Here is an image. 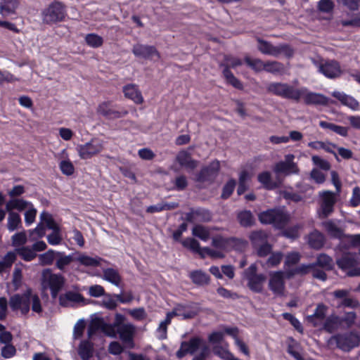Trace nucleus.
<instances>
[{
  "mask_svg": "<svg viewBox=\"0 0 360 360\" xmlns=\"http://www.w3.org/2000/svg\"><path fill=\"white\" fill-rule=\"evenodd\" d=\"M9 305L13 311L20 310L22 314L30 311V305L34 312L39 314L42 311L41 300L37 294L29 288L22 294H15L10 297Z\"/></svg>",
  "mask_w": 360,
  "mask_h": 360,
  "instance_id": "nucleus-1",
  "label": "nucleus"
},
{
  "mask_svg": "<svg viewBox=\"0 0 360 360\" xmlns=\"http://www.w3.org/2000/svg\"><path fill=\"white\" fill-rule=\"evenodd\" d=\"M257 49L264 55L278 58L283 56L287 58H291L295 53L294 49L288 44H280L277 46L271 42L257 37Z\"/></svg>",
  "mask_w": 360,
  "mask_h": 360,
  "instance_id": "nucleus-2",
  "label": "nucleus"
},
{
  "mask_svg": "<svg viewBox=\"0 0 360 360\" xmlns=\"http://www.w3.org/2000/svg\"><path fill=\"white\" fill-rule=\"evenodd\" d=\"M267 91L273 94L284 98L298 102L302 96L307 91L305 89H295L287 83L274 82L269 84Z\"/></svg>",
  "mask_w": 360,
  "mask_h": 360,
  "instance_id": "nucleus-3",
  "label": "nucleus"
},
{
  "mask_svg": "<svg viewBox=\"0 0 360 360\" xmlns=\"http://www.w3.org/2000/svg\"><path fill=\"white\" fill-rule=\"evenodd\" d=\"M41 285L44 289H50L53 298H56L59 292L63 289L65 278L61 274H53L50 269L42 271Z\"/></svg>",
  "mask_w": 360,
  "mask_h": 360,
  "instance_id": "nucleus-4",
  "label": "nucleus"
},
{
  "mask_svg": "<svg viewBox=\"0 0 360 360\" xmlns=\"http://www.w3.org/2000/svg\"><path fill=\"white\" fill-rule=\"evenodd\" d=\"M328 343L335 344L336 347L343 352H348L353 348L358 347L360 343V335L354 331L339 333L330 337Z\"/></svg>",
  "mask_w": 360,
  "mask_h": 360,
  "instance_id": "nucleus-5",
  "label": "nucleus"
},
{
  "mask_svg": "<svg viewBox=\"0 0 360 360\" xmlns=\"http://www.w3.org/2000/svg\"><path fill=\"white\" fill-rule=\"evenodd\" d=\"M42 21L47 25L62 22L67 13L65 6L59 1H54L42 11Z\"/></svg>",
  "mask_w": 360,
  "mask_h": 360,
  "instance_id": "nucleus-6",
  "label": "nucleus"
},
{
  "mask_svg": "<svg viewBox=\"0 0 360 360\" xmlns=\"http://www.w3.org/2000/svg\"><path fill=\"white\" fill-rule=\"evenodd\" d=\"M259 219L262 224H273L275 227L281 229L287 224L289 217L283 210L273 209L260 213Z\"/></svg>",
  "mask_w": 360,
  "mask_h": 360,
  "instance_id": "nucleus-7",
  "label": "nucleus"
},
{
  "mask_svg": "<svg viewBox=\"0 0 360 360\" xmlns=\"http://www.w3.org/2000/svg\"><path fill=\"white\" fill-rule=\"evenodd\" d=\"M257 267L255 264H252L244 271V276L248 281V287L254 292H262L263 285L266 281V276L264 274H257Z\"/></svg>",
  "mask_w": 360,
  "mask_h": 360,
  "instance_id": "nucleus-8",
  "label": "nucleus"
},
{
  "mask_svg": "<svg viewBox=\"0 0 360 360\" xmlns=\"http://www.w3.org/2000/svg\"><path fill=\"white\" fill-rule=\"evenodd\" d=\"M336 264L342 270L350 269L347 273L348 276H360V268H355L359 264L356 254L351 252L345 253L336 260Z\"/></svg>",
  "mask_w": 360,
  "mask_h": 360,
  "instance_id": "nucleus-9",
  "label": "nucleus"
},
{
  "mask_svg": "<svg viewBox=\"0 0 360 360\" xmlns=\"http://www.w3.org/2000/svg\"><path fill=\"white\" fill-rule=\"evenodd\" d=\"M294 159L295 155L292 154L285 155L284 160L280 161L274 165V172L277 175L283 174L284 176L299 174L300 169L297 163L294 162Z\"/></svg>",
  "mask_w": 360,
  "mask_h": 360,
  "instance_id": "nucleus-10",
  "label": "nucleus"
},
{
  "mask_svg": "<svg viewBox=\"0 0 360 360\" xmlns=\"http://www.w3.org/2000/svg\"><path fill=\"white\" fill-rule=\"evenodd\" d=\"M320 208L318 210L320 219L327 218L334 210L335 197L333 192L326 191L320 194Z\"/></svg>",
  "mask_w": 360,
  "mask_h": 360,
  "instance_id": "nucleus-11",
  "label": "nucleus"
},
{
  "mask_svg": "<svg viewBox=\"0 0 360 360\" xmlns=\"http://www.w3.org/2000/svg\"><path fill=\"white\" fill-rule=\"evenodd\" d=\"M135 333V326L129 323H124L116 329V335H119V338L124 347L128 349L134 347V338Z\"/></svg>",
  "mask_w": 360,
  "mask_h": 360,
  "instance_id": "nucleus-12",
  "label": "nucleus"
},
{
  "mask_svg": "<svg viewBox=\"0 0 360 360\" xmlns=\"http://www.w3.org/2000/svg\"><path fill=\"white\" fill-rule=\"evenodd\" d=\"M220 169V163L218 160L211 162L209 165L202 168L196 176V181L200 183H212L217 176Z\"/></svg>",
  "mask_w": 360,
  "mask_h": 360,
  "instance_id": "nucleus-13",
  "label": "nucleus"
},
{
  "mask_svg": "<svg viewBox=\"0 0 360 360\" xmlns=\"http://www.w3.org/2000/svg\"><path fill=\"white\" fill-rule=\"evenodd\" d=\"M98 330H101L109 337L115 338V333L112 328L108 323H105L103 319L96 317L91 321L88 327V338L89 339L91 338Z\"/></svg>",
  "mask_w": 360,
  "mask_h": 360,
  "instance_id": "nucleus-14",
  "label": "nucleus"
},
{
  "mask_svg": "<svg viewBox=\"0 0 360 360\" xmlns=\"http://www.w3.org/2000/svg\"><path fill=\"white\" fill-rule=\"evenodd\" d=\"M101 141L92 139L91 141L77 146V150L82 159H89L99 153L103 150Z\"/></svg>",
  "mask_w": 360,
  "mask_h": 360,
  "instance_id": "nucleus-15",
  "label": "nucleus"
},
{
  "mask_svg": "<svg viewBox=\"0 0 360 360\" xmlns=\"http://www.w3.org/2000/svg\"><path fill=\"white\" fill-rule=\"evenodd\" d=\"M285 274L283 271H275L270 274L269 288L276 296H284L285 295Z\"/></svg>",
  "mask_w": 360,
  "mask_h": 360,
  "instance_id": "nucleus-16",
  "label": "nucleus"
},
{
  "mask_svg": "<svg viewBox=\"0 0 360 360\" xmlns=\"http://www.w3.org/2000/svg\"><path fill=\"white\" fill-rule=\"evenodd\" d=\"M203 340L199 337H194L189 341H183L179 349L176 352V356L182 359L187 354H193L202 345Z\"/></svg>",
  "mask_w": 360,
  "mask_h": 360,
  "instance_id": "nucleus-17",
  "label": "nucleus"
},
{
  "mask_svg": "<svg viewBox=\"0 0 360 360\" xmlns=\"http://www.w3.org/2000/svg\"><path fill=\"white\" fill-rule=\"evenodd\" d=\"M132 53L139 58L151 60L154 56L160 58V54L154 46L136 44L133 46Z\"/></svg>",
  "mask_w": 360,
  "mask_h": 360,
  "instance_id": "nucleus-18",
  "label": "nucleus"
},
{
  "mask_svg": "<svg viewBox=\"0 0 360 360\" xmlns=\"http://www.w3.org/2000/svg\"><path fill=\"white\" fill-rule=\"evenodd\" d=\"M328 309V307L324 304H318L314 313L306 317L307 322L309 323L313 327H319L322 326L323 321L326 319Z\"/></svg>",
  "mask_w": 360,
  "mask_h": 360,
  "instance_id": "nucleus-19",
  "label": "nucleus"
},
{
  "mask_svg": "<svg viewBox=\"0 0 360 360\" xmlns=\"http://www.w3.org/2000/svg\"><path fill=\"white\" fill-rule=\"evenodd\" d=\"M319 70L328 78H336L341 75L342 70L339 63L336 60H328L320 64Z\"/></svg>",
  "mask_w": 360,
  "mask_h": 360,
  "instance_id": "nucleus-20",
  "label": "nucleus"
},
{
  "mask_svg": "<svg viewBox=\"0 0 360 360\" xmlns=\"http://www.w3.org/2000/svg\"><path fill=\"white\" fill-rule=\"evenodd\" d=\"M97 112L108 119H117L128 114L127 110H117L110 107V102L105 101L98 105Z\"/></svg>",
  "mask_w": 360,
  "mask_h": 360,
  "instance_id": "nucleus-21",
  "label": "nucleus"
},
{
  "mask_svg": "<svg viewBox=\"0 0 360 360\" xmlns=\"http://www.w3.org/2000/svg\"><path fill=\"white\" fill-rule=\"evenodd\" d=\"M307 245L315 250H321L326 243V237L321 231L314 229L305 236Z\"/></svg>",
  "mask_w": 360,
  "mask_h": 360,
  "instance_id": "nucleus-22",
  "label": "nucleus"
},
{
  "mask_svg": "<svg viewBox=\"0 0 360 360\" xmlns=\"http://www.w3.org/2000/svg\"><path fill=\"white\" fill-rule=\"evenodd\" d=\"M59 304L63 307H73L75 304L83 302L84 297L79 292L68 291L58 297Z\"/></svg>",
  "mask_w": 360,
  "mask_h": 360,
  "instance_id": "nucleus-23",
  "label": "nucleus"
},
{
  "mask_svg": "<svg viewBox=\"0 0 360 360\" xmlns=\"http://www.w3.org/2000/svg\"><path fill=\"white\" fill-rule=\"evenodd\" d=\"M176 160L181 167L192 170L195 169L199 165V162L193 159L191 154L185 150H180L178 153Z\"/></svg>",
  "mask_w": 360,
  "mask_h": 360,
  "instance_id": "nucleus-24",
  "label": "nucleus"
},
{
  "mask_svg": "<svg viewBox=\"0 0 360 360\" xmlns=\"http://www.w3.org/2000/svg\"><path fill=\"white\" fill-rule=\"evenodd\" d=\"M124 96L132 100L136 104H141L143 102V98L141 91L136 85L131 84L123 87Z\"/></svg>",
  "mask_w": 360,
  "mask_h": 360,
  "instance_id": "nucleus-25",
  "label": "nucleus"
},
{
  "mask_svg": "<svg viewBox=\"0 0 360 360\" xmlns=\"http://www.w3.org/2000/svg\"><path fill=\"white\" fill-rule=\"evenodd\" d=\"M342 322V320L340 316L332 314L325 319V321L322 324V328L326 332L332 333L340 328Z\"/></svg>",
  "mask_w": 360,
  "mask_h": 360,
  "instance_id": "nucleus-26",
  "label": "nucleus"
},
{
  "mask_svg": "<svg viewBox=\"0 0 360 360\" xmlns=\"http://www.w3.org/2000/svg\"><path fill=\"white\" fill-rule=\"evenodd\" d=\"M302 96H303L304 101L307 105H325L328 103V98L320 94L309 92L304 94Z\"/></svg>",
  "mask_w": 360,
  "mask_h": 360,
  "instance_id": "nucleus-27",
  "label": "nucleus"
},
{
  "mask_svg": "<svg viewBox=\"0 0 360 360\" xmlns=\"http://www.w3.org/2000/svg\"><path fill=\"white\" fill-rule=\"evenodd\" d=\"M19 0H1L0 1V13L4 17H7L15 13L18 7Z\"/></svg>",
  "mask_w": 360,
  "mask_h": 360,
  "instance_id": "nucleus-28",
  "label": "nucleus"
},
{
  "mask_svg": "<svg viewBox=\"0 0 360 360\" xmlns=\"http://www.w3.org/2000/svg\"><path fill=\"white\" fill-rule=\"evenodd\" d=\"M75 261L85 266H98L103 259L99 257H91L82 253L75 254Z\"/></svg>",
  "mask_w": 360,
  "mask_h": 360,
  "instance_id": "nucleus-29",
  "label": "nucleus"
},
{
  "mask_svg": "<svg viewBox=\"0 0 360 360\" xmlns=\"http://www.w3.org/2000/svg\"><path fill=\"white\" fill-rule=\"evenodd\" d=\"M264 70L274 75H283L285 72V68L281 62L268 60L264 62Z\"/></svg>",
  "mask_w": 360,
  "mask_h": 360,
  "instance_id": "nucleus-30",
  "label": "nucleus"
},
{
  "mask_svg": "<svg viewBox=\"0 0 360 360\" xmlns=\"http://www.w3.org/2000/svg\"><path fill=\"white\" fill-rule=\"evenodd\" d=\"M56 266L59 270L64 271L66 266L75 261V255H65L63 252H57Z\"/></svg>",
  "mask_w": 360,
  "mask_h": 360,
  "instance_id": "nucleus-31",
  "label": "nucleus"
},
{
  "mask_svg": "<svg viewBox=\"0 0 360 360\" xmlns=\"http://www.w3.org/2000/svg\"><path fill=\"white\" fill-rule=\"evenodd\" d=\"M93 344L89 340H83L78 348V354L82 360H89L93 356Z\"/></svg>",
  "mask_w": 360,
  "mask_h": 360,
  "instance_id": "nucleus-32",
  "label": "nucleus"
},
{
  "mask_svg": "<svg viewBox=\"0 0 360 360\" xmlns=\"http://www.w3.org/2000/svg\"><path fill=\"white\" fill-rule=\"evenodd\" d=\"M321 224L331 237L335 238H341L343 236V231L339 228L333 221H323Z\"/></svg>",
  "mask_w": 360,
  "mask_h": 360,
  "instance_id": "nucleus-33",
  "label": "nucleus"
},
{
  "mask_svg": "<svg viewBox=\"0 0 360 360\" xmlns=\"http://www.w3.org/2000/svg\"><path fill=\"white\" fill-rule=\"evenodd\" d=\"M17 255L25 262H31L37 257V254L30 246H22L15 248Z\"/></svg>",
  "mask_w": 360,
  "mask_h": 360,
  "instance_id": "nucleus-34",
  "label": "nucleus"
},
{
  "mask_svg": "<svg viewBox=\"0 0 360 360\" xmlns=\"http://www.w3.org/2000/svg\"><path fill=\"white\" fill-rule=\"evenodd\" d=\"M333 96L338 99L343 105L353 110H356L359 107V103L354 98L343 93L335 91L333 93Z\"/></svg>",
  "mask_w": 360,
  "mask_h": 360,
  "instance_id": "nucleus-35",
  "label": "nucleus"
},
{
  "mask_svg": "<svg viewBox=\"0 0 360 360\" xmlns=\"http://www.w3.org/2000/svg\"><path fill=\"white\" fill-rule=\"evenodd\" d=\"M250 239L254 248L261 246L268 242V234L264 231H255L251 233Z\"/></svg>",
  "mask_w": 360,
  "mask_h": 360,
  "instance_id": "nucleus-36",
  "label": "nucleus"
},
{
  "mask_svg": "<svg viewBox=\"0 0 360 360\" xmlns=\"http://www.w3.org/2000/svg\"><path fill=\"white\" fill-rule=\"evenodd\" d=\"M315 266H320L325 270H331L333 267V259L326 254L321 253L317 255Z\"/></svg>",
  "mask_w": 360,
  "mask_h": 360,
  "instance_id": "nucleus-37",
  "label": "nucleus"
},
{
  "mask_svg": "<svg viewBox=\"0 0 360 360\" xmlns=\"http://www.w3.org/2000/svg\"><path fill=\"white\" fill-rule=\"evenodd\" d=\"M190 278L192 281L198 285H207L210 282V276L201 270L191 272Z\"/></svg>",
  "mask_w": 360,
  "mask_h": 360,
  "instance_id": "nucleus-38",
  "label": "nucleus"
},
{
  "mask_svg": "<svg viewBox=\"0 0 360 360\" xmlns=\"http://www.w3.org/2000/svg\"><path fill=\"white\" fill-rule=\"evenodd\" d=\"M182 245L185 248H188L192 251L200 255L202 258H205L203 248H202L200 247L199 242L196 239L193 238H187L182 241Z\"/></svg>",
  "mask_w": 360,
  "mask_h": 360,
  "instance_id": "nucleus-39",
  "label": "nucleus"
},
{
  "mask_svg": "<svg viewBox=\"0 0 360 360\" xmlns=\"http://www.w3.org/2000/svg\"><path fill=\"white\" fill-rule=\"evenodd\" d=\"M238 220L240 224L244 227H250L254 224V217L250 211L244 210L238 214Z\"/></svg>",
  "mask_w": 360,
  "mask_h": 360,
  "instance_id": "nucleus-40",
  "label": "nucleus"
},
{
  "mask_svg": "<svg viewBox=\"0 0 360 360\" xmlns=\"http://www.w3.org/2000/svg\"><path fill=\"white\" fill-rule=\"evenodd\" d=\"M103 278L116 286H119L121 281L118 271L111 268L103 270Z\"/></svg>",
  "mask_w": 360,
  "mask_h": 360,
  "instance_id": "nucleus-41",
  "label": "nucleus"
},
{
  "mask_svg": "<svg viewBox=\"0 0 360 360\" xmlns=\"http://www.w3.org/2000/svg\"><path fill=\"white\" fill-rule=\"evenodd\" d=\"M21 218L19 214L11 212L8 217L7 227L10 231H13L21 226Z\"/></svg>",
  "mask_w": 360,
  "mask_h": 360,
  "instance_id": "nucleus-42",
  "label": "nucleus"
},
{
  "mask_svg": "<svg viewBox=\"0 0 360 360\" xmlns=\"http://www.w3.org/2000/svg\"><path fill=\"white\" fill-rule=\"evenodd\" d=\"M223 75L225 77L226 82L234 88L240 90L243 89L242 82L238 79L227 68H224Z\"/></svg>",
  "mask_w": 360,
  "mask_h": 360,
  "instance_id": "nucleus-43",
  "label": "nucleus"
},
{
  "mask_svg": "<svg viewBox=\"0 0 360 360\" xmlns=\"http://www.w3.org/2000/svg\"><path fill=\"white\" fill-rule=\"evenodd\" d=\"M258 181L267 189H274L278 187V184L271 179V175L269 172H264L258 175Z\"/></svg>",
  "mask_w": 360,
  "mask_h": 360,
  "instance_id": "nucleus-44",
  "label": "nucleus"
},
{
  "mask_svg": "<svg viewBox=\"0 0 360 360\" xmlns=\"http://www.w3.org/2000/svg\"><path fill=\"white\" fill-rule=\"evenodd\" d=\"M315 267V264L313 263L309 264H301L294 269L293 270L286 272V277L288 278H291L295 274L305 275L311 271V269Z\"/></svg>",
  "mask_w": 360,
  "mask_h": 360,
  "instance_id": "nucleus-45",
  "label": "nucleus"
},
{
  "mask_svg": "<svg viewBox=\"0 0 360 360\" xmlns=\"http://www.w3.org/2000/svg\"><path fill=\"white\" fill-rule=\"evenodd\" d=\"M192 234L202 240L207 241L210 238V233L209 229L200 224L195 225L192 229Z\"/></svg>",
  "mask_w": 360,
  "mask_h": 360,
  "instance_id": "nucleus-46",
  "label": "nucleus"
},
{
  "mask_svg": "<svg viewBox=\"0 0 360 360\" xmlns=\"http://www.w3.org/2000/svg\"><path fill=\"white\" fill-rule=\"evenodd\" d=\"M242 64L243 62L240 58L231 55H225L224 63L220 64V67L227 68L228 70H230V68H236L238 66H240Z\"/></svg>",
  "mask_w": 360,
  "mask_h": 360,
  "instance_id": "nucleus-47",
  "label": "nucleus"
},
{
  "mask_svg": "<svg viewBox=\"0 0 360 360\" xmlns=\"http://www.w3.org/2000/svg\"><path fill=\"white\" fill-rule=\"evenodd\" d=\"M245 62L248 67L256 72L264 70V62L259 58H251L247 56L245 57Z\"/></svg>",
  "mask_w": 360,
  "mask_h": 360,
  "instance_id": "nucleus-48",
  "label": "nucleus"
},
{
  "mask_svg": "<svg viewBox=\"0 0 360 360\" xmlns=\"http://www.w3.org/2000/svg\"><path fill=\"white\" fill-rule=\"evenodd\" d=\"M57 252L53 250H49L45 253L39 255V263L42 266L51 265L53 264L55 259H56Z\"/></svg>",
  "mask_w": 360,
  "mask_h": 360,
  "instance_id": "nucleus-49",
  "label": "nucleus"
},
{
  "mask_svg": "<svg viewBox=\"0 0 360 360\" xmlns=\"http://www.w3.org/2000/svg\"><path fill=\"white\" fill-rule=\"evenodd\" d=\"M40 218L41 221L46 224V226L49 229H51L52 231L60 229L58 225L55 222L51 214L49 213L43 212L40 215Z\"/></svg>",
  "mask_w": 360,
  "mask_h": 360,
  "instance_id": "nucleus-50",
  "label": "nucleus"
},
{
  "mask_svg": "<svg viewBox=\"0 0 360 360\" xmlns=\"http://www.w3.org/2000/svg\"><path fill=\"white\" fill-rule=\"evenodd\" d=\"M11 240L13 246L16 248L25 246L27 242V235L25 231L18 232L12 236Z\"/></svg>",
  "mask_w": 360,
  "mask_h": 360,
  "instance_id": "nucleus-51",
  "label": "nucleus"
},
{
  "mask_svg": "<svg viewBox=\"0 0 360 360\" xmlns=\"http://www.w3.org/2000/svg\"><path fill=\"white\" fill-rule=\"evenodd\" d=\"M85 41L89 46L93 48L100 47L103 43V38L96 34H88L85 37Z\"/></svg>",
  "mask_w": 360,
  "mask_h": 360,
  "instance_id": "nucleus-52",
  "label": "nucleus"
},
{
  "mask_svg": "<svg viewBox=\"0 0 360 360\" xmlns=\"http://www.w3.org/2000/svg\"><path fill=\"white\" fill-rule=\"evenodd\" d=\"M335 7V4L332 0H320L317 4V9L325 13H331Z\"/></svg>",
  "mask_w": 360,
  "mask_h": 360,
  "instance_id": "nucleus-53",
  "label": "nucleus"
},
{
  "mask_svg": "<svg viewBox=\"0 0 360 360\" xmlns=\"http://www.w3.org/2000/svg\"><path fill=\"white\" fill-rule=\"evenodd\" d=\"M61 172L67 176H70L75 172V167L70 160H62L59 165Z\"/></svg>",
  "mask_w": 360,
  "mask_h": 360,
  "instance_id": "nucleus-54",
  "label": "nucleus"
},
{
  "mask_svg": "<svg viewBox=\"0 0 360 360\" xmlns=\"http://www.w3.org/2000/svg\"><path fill=\"white\" fill-rule=\"evenodd\" d=\"M236 182L234 179H230L223 187L221 198L226 199L232 194Z\"/></svg>",
  "mask_w": 360,
  "mask_h": 360,
  "instance_id": "nucleus-55",
  "label": "nucleus"
},
{
  "mask_svg": "<svg viewBox=\"0 0 360 360\" xmlns=\"http://www.w3.org/2000/svg\"><path fill=\"white\" fill-rule=\"evenodd\" d=\"M195 215L197 217V222H208L212 220V214L206 210H196Z\"/></svg>",
  "mask_w": 360,
  "mask_h": 360,
  "instance_id": "nucleus-56",
  "label": "nucleus"
},
{
  "mask_svg": "<svg viewBox=\"0 0 360 360\" xmlns=\"http://www.w3.org/2000/svg\"><path fill=\"white\" fill-rule=\"evenodd\" d=\"M301 229V226L295 225L292 227H289L283 231V236L290 239H296L300 236L299 231Z\"/></svg>",
  "mask_w": 360,
  "mask_h": 360,
  "instance_id": "nucleus-57",
  "label": "nucleus"
},
{
  "mask_svg": "<svg viewBox=\"0 0 360 360\" xmlns=\"http://www.w3.org/2000/svg\"><path fill=\"white\" fill-rule=\"evenodd\" d=\"M283 254L280 252H274L271 255L266 261V265L268 267L276 266L282 260Z\"/></svg>",
  "mask_w": 360,
  "mask_h": 360,
  "instance_id": "nucleus-58",
  "label": "nucleus"
},
{
  "mask_svg": "<svg viewBox=\"0 0 360 360\" xmlns=\"http://www.w3.org/2000/svg\"><path fill=\"white\" fill-rule=\"evenodd\" d=\"M311 160L315 165L318 166L319 167L323 170L327 171L329 170L330 168V163L327 160L320 158L319 156L314 155L312 156Z\"/></svg>",
  "mask_w": 360,
  "mask_h": 360,
  "instance_id": "nucleus-59",
  "label": "nucleus"
},
{
  "mask_svg": "<svg viewBox=\"0 0 360 360\" xmlns=\"http://www.w3.org/2000/svg\"><path fill=\"white\" fill-rule=\"evenodd\" d=\"M86 326L85 321L80 319L77 322L74 327L73 337L75 339H78L83 335Z\"/></svg>",
  "mask_w": 360,
  "mask_h": 360,
  "instance_id": "nucleus-60",
  "label": "nucleus"
},
{
  "mask_svg": "<svg viewBox=\"0 0 360 360\" xmlns=\"http://www.w3.org/2000/svg\"><path fill=\"white\" fill-rule=\"evenodd\" d=\"M283 316L285 320H288L295 327V328L299 332H302L303 328L300 322L293 315L290 313L283 314Z\"/></svg>",
  "mask_w": 360,
  "mask_h": 360,
  "instance_id": "nucleus-61",
  "label": "nucleus"
},
{
  "mask_svg": "<svg viewBox=\"0 0 360 360\" xmlns=\"http://www.w3.org/2000/svg\"><path fill=\"white\" fill-rule=\"evenodd\" d=\"M217 292L220 296L224 298L236 300L240 297V296L236 292H231L223 287L218 288Z\"/></svg>",
  "mask_w": 360,
  "mask_h": 360,
  "instance_id": "nucleus-62",
  "label": "nucleus"
},
{
  "mask_svg": "<svg viewBox=\"0 0 360 360\" xmlns=\"http://www.w3.org/2000/svg\"><path fill=\"white\" fill-rule=\"evenodd\" d=\"M227 243V240L221 236H216L212 239V245L219 250H224Z\"/></svg>",
  "mask_w": 360,
  "mask_h": 360,
  "instance_id": "nucleus-63",
  "label": "nucleus"
},
{
  "mask_svg": "<svg viewBox=\"0 0 360 360\" xmlns=\"http://www.w3.org/2000/svg\"><path fill=\"white\" fill-rule=\"evenodd\" d=\"M15 353L16 349L11 344L6 345L1 351V356L6 359L13 356Z\"/></svg>",
  "mask_w": 360,
  "mask_h": 360,
  "instance_id": "nucleus-64",
  "label": "nucleus"
}]
</instances>
